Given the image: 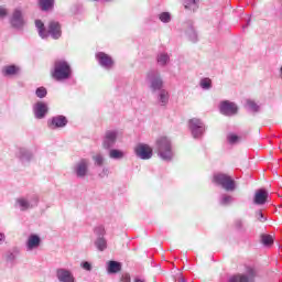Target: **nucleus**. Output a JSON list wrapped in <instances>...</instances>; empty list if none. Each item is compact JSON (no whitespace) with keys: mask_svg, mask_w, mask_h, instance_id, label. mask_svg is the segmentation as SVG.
Returning a JSON list of instances; mask_svg holds the SVG:
<instances>
[{"mask_svg":"<svg viewBox=\"0 0 282 282\" xmlns=\"http://www.w3.org/2000/svg\"><path fill=\"white\" fill-rule=\"evenodd\" d=\"M35 28L41 39H47V36H52V39L56 41L63 34V32L61 31V23H58L57 21H51L46 31L43 21L35 20Z\"/></svg>","mask_w":282,"mask_h":282,"instance_id":"nucleus-1","label":"nucleus"},{"mask_svg":"<svg viewBox=\"0 0 282 282\" xmlns=\"http://www.w3.org/2000/svg\"><path fill=\"white\" fill-rule=\"evenodd\" d=\"M72 66L65 59H57L54 63V69L52 72V76L54 80L58 83L63 80H69L72 78Z\"/></svg>","mask_w":282,"mask_h":282,"instance_id":"nucleus-2","label":"nucleus"},{"mask_svg":"<svg viewBox=\"0 0 282 282\" xmlns=\"http://www.w3.org/2000/svg\"><path fill=\"white\" fill-rule=\"evenodd\" d=\"M155 149L159 158L164 160V162H171V160H173V145L171 144V140L169 138H159L155 143Z\"/></svg>","mask_w":282,"mask_h":282,"instance_id":"nucleus-3","label":"nucleus"},{"mask_svg":"<svg viewBox=\"0 0 282 282\" xmlns=\"http://www.w3.org/2000/svg\"><path fill=\"white\" fill-rule=\"evenodd\" d=\"M39 206V195L29 194L26 196H21L15 200V208L20 210H30Z\"/></svg>","mask_w":282,"mask_h":282,"instance_id":"nucleus-4","label":"nucleus"},{"mask_svg":"<svg viewBox=\"0 0 282 282\" xmlns=\"http://www.w3.org/2000/svg\"><path fill=\"white\" fill-rule=\"evenodd\" d=\"M214 184L221 186L225 191L232 192L236 188L235 180L225 173H216L213 178Z\"/></svg>","mask_w":282,"mask_h":282,"instance_id":"nucleus-5","label":"nucleus"},{"mask_svg":"<svg viewBox=\"0 0 282 282\" xmlns=\"http://www.w3.org/2000/svg\"><path fill=\"white\" fill-rule=\"evenodd\" d=\"M73 173L77 180H85L89 175V160L80 159L73 166Z\"/></svg>","mask_w":282,"mask_h":282,"instance_id":"nucleus-6","label":"nucleus"},{"mask_svg":"<svg viewBox=\"0 0 282 282\" xmlns=\"http://www.w3.org/2000/svg\"><path fill=\"white\" fill-rule=\"evenodd\" d=\"M148 80L150 83V89L153 91H160L164 87V80L159 70H150L148 73Z\"/></svg>","mask_w":282,"mask_h":282,"instance_id":"nucleus-7","label":"nucleus"},{"mask_svg":"<svg viewBox=\"0 0 282 282\" xmlns=\"http://www.w3.org/2000/svg\"><path fill=\"white\" fill-rule=\"evenodd\" d=\"M189 131L193 135V138H202L204 135V131H206V126L204 124V121L198 118H193L188 121Z\"/></svg>","mask_w":282,"mask_h":282,"instance_id":"nucleus-8","label":"nucleus"},{"mask_svg":"<svg viewBox=\"0 0 282 282\" xmlns=\"http://www.w3.org/2000/svg\"><path fill=\"white\" fill-rule=\"evenodd\" d=\"M257 278V269L252 267L246 268V274L234 275L229 279V282H254Z\"/></svg>","mask_w":282,"mask_h":282,"instance_id":"nucleus-9","label":"nucleus"},{"mask_svg":"<svg viewBox=\"0 0 282 282\" xmlns=\"http://www.w3.org/2000/svg\"><path fill=\"white\" fill-rule=\"evenodd\" d=\"M118 142V130H107L102 138V147L106 151H109L116 147Z\"/></svg>","mask_w":282,"mask_h":282,"instance_id":"nucleus-10","label":"nucleus"},{"mask_svg":"<svg viewBox=\"0 0 282 282\" xmlns=\"http://www.w3.org/2000/svg\"><path fill=\"white\" fill-rule=\"evenodd\" d=\"M10 23L15 30H21L25 25V19L23 18V11L21 8H15L10 17Z\"/></svg>","mask_w":282,"mask_h":282,"instance_id":"nucleus-11","label":"nucleus"},{"mask_svg":"<svg viewBox=\"0 0 282 282\" xmlns=\"http://www.w3.org/2000/svg\"><path fill=\"white\" fill-rule=\"evenodd\" d=\"M219 110L223 116H237L239 108L237 107V104L225 100L220 102Z\"/></svg>","mask_w":282,"mask_h":282,"instance_id":"nucleus-12","label":"nucleus"},{"mask_svg":"<svg viewBox=\"0 0 282 282\" xmlns=\"http://www.w3.org/2000/svg\"><path fill=\"white\" fill-rule=\"evenodd\" d=\"M134 153L140 160H151L153 158V149L147 144L137 145Z\"/></svg>","mask_w":282,"mask_h":282,"instance_id":"nucleus-13","label":"nucleus"},{"mask_svg":"<svg viewBox=\"0 0 282 282\" xmlns=\"http://www.w3.org/2000/svg\"><path fill=\"white\" fill-rule=\"evenodd\" d=\"M96 59L104 69H111V67H113V59L104 52L97 53Z\"/></svg>","mask_w":282,"mask_h":282,"instance_id":"nucleus-14","label":"nucleus"},{"mask_svg":"<svg viewBox=\"0 0 282 282\" xmlns=\"http://www.w3.org/2000/svg\"><path fill=\"white\" fill-rule=\"evenodd\" d=\"M56 278L59 282H76L74 273L70 270L65 268H59L56 270Z\"/></svg>","mask_w":282,"mask_h":282,"instance_id":"nucleus-15","label":"nucleus"},{"mask_svg":"<svg viewBox=\"0 0 282 282\" xmlns=\"http://www.w3.org/2000/svg\"><path fill=\"white\" fill-rule=\"evenodd\" d=\"M47 104L39 101L33 106V113L37 120H43L47 116Z\"/></svg>","mask_w":282,"mask_h":282,"instance_id":"nucleus-16","label":"nucleus"},{"mask_svg":"<svg viewBox=\"0 0 282 282\" xmlns=\"http://www.w3.org/2000/svg\"><path fill=\"white\" fill-rule=\"evenodd\" d=\"M50 129H63V127H67V117L65 116H55L51 120H48Z\"/></svg>","mask_w":282,"mask_h":282,"instance_id":"nucleus-17","label":"nucleus"},{"mask_svg":"<svg viewBox=\"0 0 282 282\" xmlns=\"http://www.w3.org/2000/svg\"><path fill=\"white\" fill-rule=\"evenodd\" d=\"M41 246V237L36 234H31L26 240V250L28 252H32V250H36Z\"/></svg>","mask_w":282,"mask_h":282,"instance_id":"nucleus-18","label":"nucleus"},{"mask_svg":"<svg viewBox=\"0 0 282 282\" xmlns=\"http://www.w3.org/2000/svg\"><path fill=\"white\" fill-rule=\"evenodd\" d=\"M106 270L108 274H118L122 270V264L116 260H110L107 262Z\"/></svg>","mask_w":282,"mask_h":282,"instance_id":"nucleus-19","label":"nucleus"},{"mask_svg":"<svg viewBox=\"0 0 282 282\" xmlns=\"http://www.w3.org/2000/svg\"><path fill=\"white\" fill-rule=\"evenodd\" d=\"M17 158H19L21 162H31L34 154H32V152L25 148H20L17 152Z\"/></svg>","mask_w":282,"mask_h":282,"instance_id":"nucleus-20","label":"nucleus"},{"mask_svg":"<svg viewBox=\"0 0 282 282\" xmlns=\"http://www.w3.org/2000/svg\"><path fill=\"white\" fill-rule=\"evenodd\" d=\"M268 199V192L265 189H259L258 192H256L254 195V204H257L258 206H263V204H265Z\"/></svg>","mask_w":282,"mask_h":282,"instance_id":"nucleus-21","label":"nucleus"},{"mask_svg":"<svg viewBox=\"0 0 282 282\" xmlns=\"http://www.w3.org/2000/svg\"><path fill=\"white\" fill-rule=\"evenodd\" d=\"M108 151V156L110 158V160H124V158L127 156V152H124L123 150L110 148V150Z\"/></svg>","mask_w":282,"mask_h":282,"instance_id":"nucleus-22","label":"nucleus"},{"mask_svg":"<svg viewBox=\"0 0 282 282\" xmlns=\"http://www.w3.org/2000/svg\"><path fill=\"white\" fill-rule=\"evenodd\" d=\"M19 249L18 248H13L9 251H7L4 259L7 261V263H10L11 265H14L17 258L19 257Z\"/></svg>","mask_w":282,"mask_h":282,"instance_id":"nucleus-23","label":"nucleus"},{"mask_svg":"<svg viewBox=\"0 0 282 282\" xmlns=\"http://www.w3.org/2000/svg\"><path fill=\"white\" fill-rule=\"evenodd\" d=\"M21 72V68L17 65H7L2 68V75L3 76H17Z\"/></svg>","mask_w":282,"mask_h":282,"instance_id":"nucleus-24","label":"nucleus"},{"mask_svg":"<svg viewBox=\"0 0 282 282\" xmlns=\"http://www.w3.org/2000/svg\"><path fill=\"white\" fill-rule=\"evenodd\" d=\"M159 91H160L158 97L159 104L162 107H164L169 104V91L166 89H161Z\"/></svg>","mask_w":282,"mask_h":282,"instance_id":"nucleus-25","label":"nucleus"},{"mask_svg":"<svg viewBox=\"0 0 282 282\" xmlns=\"http://www.w3.org/2000/svg\"><path fill=\"white\" fill-rule=\"evenodd\" d=\"M169 61H171V57H170L169 54H166V53H160V54L156 56V63H158V65H160V67L166 66V64L169 63Z\"/></svg>","mask_w":282,"mask_h":282,"instance_id":"nucleus-26","label":"nucleus"},{"mask_svg":"<svg viewBox=\"0 0 282 282\" xmlns=\"http://www.w3.org/2000/svg\"><path fill=\"white\" fill-rule=\"evenodd\" d=\"M185 10H192L195 12L199 8V0H185L184 2Z\"/></svg>","mask_w":282,"mask_h":282,"instance_id":"nucleus-27","label":"nucleus"},{"mask_svg":"<svg viewBox=\"0 0 282 282\" xmlns=\"http://www.w3.org/2000/svg\"><path fill=\"white\" fill-rule=\"evenodd\" d=\"M95 246L97 250H99L100 252H105V250H107V239L97 238L95 241Z\"/></svg>","mask_w":282,"mask_h":282,"instance_id":"nucleus-28","label":"nucleus"},{"mask_svg":"<svg viewBox=\"0 0 282 282\" xmlns=\"http://www.w3.org/2000/svg\"><path fill=\"white\" fill-rule=\"evenodd\" d=\"M40 8L44 12L54 8V0H39Z\"/></svg>","mask_w":282,"mask_h":282,"instance_id":"nucleus-29","label":"nucleus"},{"mask_svg":"<svg viewBox=\"0 0 282 282\" xmlns=\"http://www.w3.org/2000/svg\"><path fill=\"white\" fill-rule=\"evenodd\" d=\"M235 202V198L228 194H223L219 199V204L221 206H229V204H232Z\"/></svg>","mask_w":282,"mask_h":282,"instance_id":"nucleus-30","label":"nucleus"},{"mask_svg":"<svg viewBox=\"0 0 282 282\" xmlns=\"http://www.w3.org/2000/svg\"><path fill=\"white\" fill-rule=\"evenodd\" d=\"M186 34L189 41H192V43H197V31H195V28H193V25H189V28L186 31Z\"/></svg>","mask_w":282,"mask_h":282,"instance_id":"nucleus-31","label":"nucleus"},{"mask_svg":"<svg viewBox=\"0 0 282 282\" xmlns=\"http://www.w3.org/2000/svg\"><path fill=\"white\" fill-rule=\"evenodd\" d=\"M261 243L268 248V247L272 246V243H274V238H272V236H270V235H262Z\"/></svg>","mask_w":282,"mask_h":282,"instance_id":"nucleus-32","label":"nucleus"},{"mask_svg":"<svg viewBox=\"0 0 282 282\" xmlns=\"http://www.w3.org/2000/svg\"><path fill=\"white\" fill-rule=\"evenodd\" d=\"M172 19L173 18L170 12H162L159 14V20L161 23H171Z\"/></svg>","mask_w":282,"mask_h":282,"instance_id":"nucleus-33","label":"nucleus"},{"mask_svg":"<svg viewBox=\"0 0 282 282\" xmlns=\"http://www.w3.org/2000/svg\"><path fill=\"white\" fill-rule=\"evenodd\" d=\"M200 87L202 89H210V87H213V82L210 80V78H203L200 80Z\"/></svg>","mask_w":282,"mask_h":282,"instance_id":"nucleus-34","label":"nucleus"},{"mask_svg":"<svg viewBox=\"0 0 282 282\" xmlns=\"http://www.w3.org/2000/svg\"><path fill=\"white\" fill-rule=\"evenodd\" d=\"M94 232H95L97 239H98V238H105V234H106V231H105V226H98V227H96V228L94 229Z\"/></svg>","mask_w":282,"mask_h":282,"instance_id":"nucleus-35","label":"nucleus"},{"mask_svg":"<svg viewBox=\"0 0 282 282\" xmlns=\"http://www.w3.org/2000/svg\"><path fill=\"white\" fill-rule=\"evenodd\" d=\"M35 96L37 98H45L47 96V89H45V87H39L36 90H35Z\"/></svg>","mask_w":282,"mask_h":282,"instance_id":"nucleus-36","label":"nucleus"},{"mask_svg":"<svg viewBox=\"0 0 282 282\" xmlns=\"http://www.w3.org/2000/svg\"><path fill=\"white\" fill-rule=\"evenodd\" d=\"M93 160L97 166H102V164L105 163V156H102V154L95 155Z\"/></svg>","mask_w":282,"mask_h":282,"instance_id":"nucleus-37","label":"nucleus"},{"mask_svg":"<svg viewBox=\"0 0 282 282\" xmlns=\"http://www.w3.org/2000/svg\"><path fill=\"white\" fill-rule=\"evenodd\" d=\"M247 107L250 109V111H259V105L252 100L247 101Z\"/></svg>","mask_w":282,"mask_h":282,"instance_id":"nucleus-38","label":"nucleus"},{"mask_svg":"<svg viewBox=\"0 0 282 282\" xmlns=\"http://www.w3.org/2000/svg\"><path fill=\"white\" fill-rule=\"evenodd\" d=\"M227 140L229 144H237L239 142V137L237 134H228Z\"/></svg>","mask_w":282,"mask_h":282,"instance_id":"nucleus-39","label":"nucleus"},{"mask_svg":"<svg viewBox=\"0 0 282 282\" xmlns=\"http://www.w3.org/2000/svg\"><path fill=\"white\" fill-rule=\"evenodd\" d=\"M235 228L238 229L240 232L246 230V227L243 226V220L237 219L235 221Z\"/></svg>","mask_w":282,"mask_h":282,"instance_id":"nucleus-40","label":"nucleus"},{"mask_svg":"<svg viewBox=\"0 0 282 282\" xmlns=\"http://www.w3.org/2000/svg\"><path fill=\"white\" fill-rule=\"evenodd\" d=\"M80 268H83V270H86V272H91V263H89L88 261L82 262Z\"/></svg>","mask_w":282,"mask_h":282,"instance_id":"nucleus-41","label":"nucleus"},{"mask_svg":"<svg viewBox=\"0 0 282 282\" xmlns=\"http://www.w3.org/2000/svg\"><path fill=\"white\" fill-rule=\"evenodd\" d=\"M120 282H131V275L129 273L121 274Z\"/></svg>","mask_w":282,"mask_h":282,"instance_id":"nucleus-42","label":"nucleus"},{"mask_svg":"<svg viewBox=\"0 0 282 282\" xmlns=\"http://www.w3.org/2000/svg\"><path fill=\"white\" fill-rule=\"evenodd\" d=\"M8 17V11L3 8H0V19H6Z\"/></svg>","mask_w":282,"mask_h":282,"instance_id":"nucleus-43","label":"nucleus"},{"mask_svg":"<svg viewBox=\"0 0 282 282\" xmlns=\"http://www.w3.org/2000/svg\"><path fill=\"white\" fill-rule=\"evenodd\" d=\"M258 219L259 221H262V223L267 220L265 216H263V213L261 212H258Z\"/></svg>","mask_w":282,"mask_h":282,"instance_id":"nucleus-44","label":"nucleus"},{"mask_svg":"<svg viewBox=\"0 0 282 282\" xmlns=\"http://www.w3.org/2000/svg\"><path fill=\"white\" fill-rule=\"evenodd\" d=\"M6 241V234L0 231V246Z\"/></svg>","mask_w":282,"mask_h":282,"instance_id":"nucleus-45","label":"nucleus"},{"mask_svg":"<svg viewBox=\"0 0 282 282\" xmlns=\"http://www.w3.org/2000/svg\"><path fill=\"white\" fill-rule=\"evenodd\" d=\"M175 282H186V279L184 276H178Z\"/></svg>","mask_w":282,"mask_h":282,"instance_id":"nucleus-46","label":"nucleus"},{"mask_svg":"<svg viewBox=\"0 0 282 282\" xmlns=\"http://www.w3.org/2000/svg\"><path fill=\"white\" fill-rule=\"evenodd\" d=\"M134 282H144V280L137 278L134 279Z\"/></svg>","mask_w":282,"mask_h":282,"instance_id":"nucleus-47","label":"nucleus"},{"mask_svg":"<svg viewBox=\"0 0 282 282\" xmlns=\"http://www.w3.org/2000/svg\"><path fill=\"white\" fill-rule=\"evenodd\" d=\"M248 25H250V19L247 21L246 28H248Z\"/></svg>","mask_w":282,"mask_h":282,"instance_id":"nucleus-48","label":"nucleus"},{"mask_svg":"<svg viewBox=\"0 0 282 282\" xmlns=\"http://www.w3.org/2000/svg\"><path fill=\"white\" fill-rule=\"evenodd\" d=\"M106 1H110V0H106Z\"/></svg>","mask_w":282,"mask_h":282,"instance_id":"nucleus-49","label":"nucleus"}]
</instances>
